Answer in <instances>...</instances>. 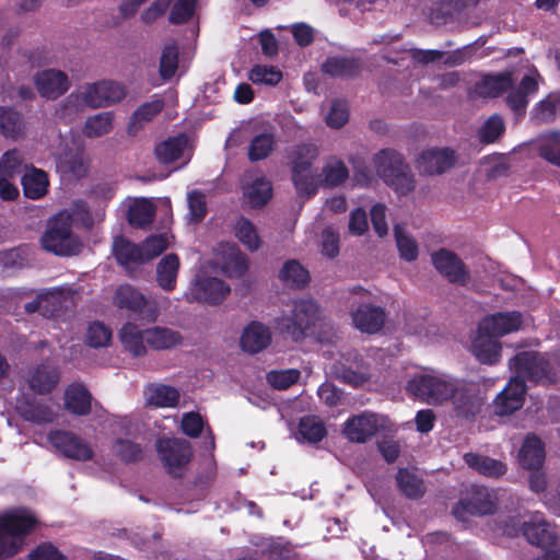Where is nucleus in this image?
I'll use <instances>...</instances> for the list:
<instances>
[{"instance_id":"1","label":"nucleus","mask_w":560,"mask_h":560,"mask_svg":"<svg viewBox=\"0 0 560 560\" xmlns=\"http://www.w3.org/2000/svg\"><path fill=\"white\" fill-rule=\"evenodd\" d=\"M407 390L428 404L451 402L454 410L464 417L476 413L481 406V399L475 395L471 385L439 371H422L413 375Z\"/></svg>"},{"instance_id":"2","label":"nucleus","mask_w":560,"mask_h":560,"mask_svg":"<svg viewBox=\"0 0 560 560\" xmlns=\"http://www.w3.org/2000/svg\"><path fill=\"white\" fill-rule=\"evenodd\" d=\"M515 373L506 386L493 400V410L498 416H509L521 409L525 401V378L534 382H551L550 365L546 358L534 351L517 353L510 363Z\"/></svg>"},{"instance_id":"3","label":"nucleus","mask_w":560,"mask_h":560,"mask_svg":"<svg viewBox=\"0 0 560 560\" xmlns=\"http://www.w3.org/2000/svg\"><path fill=\"white\" fill-rule=\"evenodd\" d=\"M125 96L126 88L121 83L110 80L88 83L67 96L60 108V117L71 120L85 107H108Z\"/></svg>"},{"instance_id":"4","label":"nucleus","mask_w":560,"mask_h":560,"mask_svg":"<svg viewBox=\"0 0 560 560\" xmlns=\"http://www.w3.org/2000/svg\"><path fill=\"white\" fill-rule=\"evenodd\" d=\"M38 517L30 509L16 506L0 514V559L10 558L20 552L25 538L37 526Z\"/></svg>"},{"instance_id":"5","label":"nucleus","mask_w":560,"mask_h":560,"mask_svg":"<svg viewBox=\"0 0 560 560\" xmlns=\"http://www.w3.org/2000/svg\"><path fill=\"white\" fill-rule=\"evenodd\" d=\"M172 243V236L168 233H161L148 237L141 245H137L129 240L118 236L113 243V253L117 261L128 271H136L141 265L158 257Z\"/></svg>"},{"instance_id":"6","label":"nucleus","mask_w":560,"mask_h":560,"mask_svg":"<svg viewBox=\"0 0 560 560\" xmlns=\"http://www.w3.org/2000/svg\"><path fill=\"white\" fill-rule=\"evenodd\" d=\"M373 161L377 174L398 196H406L415 189V176L399 153L382 150Z\"/></svg>"},{"instance_id":"7","label":"nucleus","mask_w":560,"mask_h":560,"mask_svg":"<svg viewBox=\"0 0 560 560\" xmlns=\"http://www.w3.org/2000/svg\"><path fill=\"white\" fill-rule=\"evenodd\" d=\"M71 226V215L67 211L55 215L40 238L43 248L58 256L79 254L82 242L72 232Z\"/></svg>"},{"instance_id":"8","label":"nucleus","mask_w":560,"mask_h":560,"mask_svg":"<svg viewBox=\"0 0 560 560\" xmlns=\"http://www.w3.org/2000/svg\"><path fill=\"white\" fill-rule=\"evenodd\" d=\"M393 422L385 415L362 412L349 418L343 424V434L354 443H364L378 432H392Z\"/></svg>"},{"instance_id":"9","label":"nucleus","mask_w":560,"mask_h":560,"mask_svg":"<svg viewBox=\"0 0 560 560\" xmlns=\"http://www.w3.org/2000/svg\"><path fill=\"white\" fill-rule=\"evenodd\" d=\"M318 315L317 304L313 300H300L288 305L282 315L276 318V327L298 338L315 324Z\"/></svg>"},{"instance_id":"10","label":"nucleus","mask_w":560,"mask_h":560,"mask_svg":"<svg viewBox=\"0 0 560 560\" xmlns=\"http://www.w3.org/2000/svg\"><path fill=\"white\" fill-rule=\"evenodd\" d=\"M520 532L524 534L532 545H537L541 548L551 547L557 539L555 528L539 513L532 515L527 522L523 523L522 527H520L518 521L515 518H512L503 527V533L508 536H516Z\"/></svg>"},{"instance_id":"11","label":"nucleus","mask_w":560,"mask_h":560,"mask_svg":"<svg viewBox=\"0 0 560 560\" xmlns=\"http://www.w3.org/2000/svg\"><path fill=\"white\" fill-rule=\"evenodd\" d=\"M114 303L119 308L140 315L143 319L155 322L161 314L160 304L154 300H148L145 295L130 284L117 288L114 294Z\"/></svg>"},{"instance_id":"12","label":"nucleus","mask_w":560,"mask_h":560,"mask_svg":"<svg viewBox=\"0 0 560 560\" xmlns=\"http://www.w3.org/2000/svg\"><path fill=\"white\" fill-rule=\"evenodd\" d=\"M229 293L230 287L221 279L212 276L207 268H203L185 293V299L190 302L198 301L208 304H218L221 303Z\"/></svg>"},{"instance_id":"13","label":"nucleus","mask_w":560,"mask_h":560,"mask_svg":"<svg viewBox=\"0 0 560 560\" xmlns=\"http://www.w3.org/2000/svg\"><path fill=\"white\" fill-rule=\"evenodd\" d=\"M156 450L164 467L174 476L182 475L192 456L189 442L178 438L158 440Z\"/></svg>"},{"instance_id":"14","label":"nucleus","mask_w":560,"mask_h":560,"mask_svg":"<svg viewBox=\"0 0 560 560\" xmlns=\"http://www.w3.org/2000/svg\"><path fill=\"white\" fill-rule=\"evenodd\" d=\"M51 446L67 458L86 462L94 456L92 445L80 435L63 430L51 431L48 435Z\"/></svg>"},{"instance_id":"15","label":"nucleus","mask_w":560,"mask_h":560,"mask_svg":"<svg viewBox=\"0 0 560 560\" xmlns=\"http://www.w3.org/2000/svg\"><path fill=\"white\" fill-rule=\"evenodd\" d=\"M480 329L502 338L523 330L528 324L527 317L520 311H501L483 316L479 323Z\"/></svg>"},{"instance_id":"16","label":"nucleus","mask_w":560,"mask_h":560,"mask_svg":"<svg viewBox=\"0 0 560 560\" xmlns=\"http://www.w3.org/2000/svg\"><path fill=\"white\" fill-rule=\"evenodd\" d=\"M155 155L163 164L186 165L192 155V143L186 135L168 138L155 147Z\"/></svg>"},{"instance_id":"17","label":"nucleus","mask_w":560,"mask_h":560,"mask_svg":"<svg viewBox=\"0 0 560 560\" xmlns=\"http://www.w3.org/2000/svg\"><path fill=\"white\" fill-rule=\"evenodd\" d=\"M34 83L40 96L56 100L70 88V79L67 73L58 69H45L34 77Z\"/></svg>"},{"instance_id":"18","label":"nucleus","mask_w":560,"mask_h":560,"mask_svg":"<svg viewBox=\"0 0 560 560\" xmlns=\"http://www.w3.org/2000/svg\"><path fill=\"white\" fill-rule=\"evenodd\" d=\"M431 260L435 269L451 282L465 284L469 280L464 264L455 253L441 248L431 255Z\"/></svg>"},{"instance_id":"19","label":"nucleus","mask_w":560,"mask_h":560,"mask_svg":"<svg viewBox=\"0 0 560 560\" xmlns=\"http://www.w3.org/2000/svg\"><path fill=\"white\" fill-rule=\"evenodd\" d=\"M472 354L482 364H495L499 362L502 352V343L499 338L490 332H485L478 324L477 330L471 339Z\"/></svg>"},{"instance_id":"20","label":"nucleus","mask_w":560,"mask_h":560,"mask_svg":"<svg viewBox=\"0 0 560 560\" xmlns=\"http://www.w3.org/2000/svg\"><path fill=\"white\" fill-rule=\"evenodd\" d=\"M242 189L243 199L250 208H261L272 197L271 183L259 174H246L243 179Z\"/></svg>"},{"instance_id":"21","label":"nucleus","mask_w":560,"mask_h":560,"mask_svg":"<svg viewBox=\"0 0 560 560\" xmlns=\"http://www.w3.org/2000/svg\"><path fill=\"white\" fill-rule=\"evenodd\" d=\"M455 161L454 152L446 148H430L420 153L416 161L419 172L433 175L448 170Z\"/></svg>"},{"instance_id":"22","label":"nucleus","mask_w":560,"mask_h":560,"mask_svg":"<svg viewBox=\"0 0 560 560\" xmlns=\"http://www.w3.org/2000/svg\"><path fill=\"white\" fill-rule=\"evenodd\" d=\"M352 323L362 332H378L386 320V314L380 306L371 304L359 305L351 314Z\"/></svg>"},{"instance_id":"23","label":"nucleus","mask_w":560,"mask_h":560,"mask_svg":"<svg viewBox=\"0 0 560 560\" xmlns=\"http://www.w3.org/2000/svg\"><path fill=\"white\" fill-rule=\"evenodd\" d=\"M271 342L270 328L260 322H250L242 331L240 347L247 353H258Z\"/></svg>"},{"instance_id":"24","label":"nucleus","mask_w":560,"mask_h":560,"mask_svg":"<svg viewBox=\"0 0 560 560\" xmlns=\"http://www.w3.org/2000/svg\"><path fill=\"white\" fill-rule=\"evenodd\" d=\"M57 171L68 180L80 179L89 172V159L83 151H67L56 162Z\"/></svg>"},{"instance_id":"25","label":"nucleus","mask_w":560,"mask_h":560,"mask_svg":"<svg viewBox=\"0 0 560 560\" xmlns=\"http://www.w3.org/2000/svg\"><path fill=\"white\" fill-rule=\"evenodd\" d=\"M545 458V443L537 435L527 434L518 451L520 465L527 470L540 469Z\"/></svg>"},{"instance_id":"26","label":"nucleus","mask_w":560,"mask_h":560,"mask_svg":"<svg viewBox=\"0 0 560 560\" xmlns=\"http://www.w3.org/2000/svg\"><path fill=\"white\" fill-rule=\"evenodd\" d=\"M59 382V372L48 363H43L32 369L27 375L30 388L36 394H47Z\"/></svg>"},{"instance_id":"27","label":"nucleus","mask_w":560,"mask_h":560,"mask_svg":"<svg viewBox=\"0 0 560 560\" xmlns=\"http://www.w3.org/2000/svg\"><path fill=\"white\" fill-rule=\"evenodd\" d=\"M92 396L88 388L80 384L69 385L63 394V406L69 412L85 416L91 411Z\"/></svg>"},{"instance_id":"28","label":"nucleus","mask_w":560,"mask_h":560,"mask_svg":"<svg viewBox=\"0 0 560 560\" xmlns=\"http://www.w3.org/2000/svg\"><path fill=\"white\" fill-rule=\"evenodd\" d=\"M292 180L301 196L314 195L323 185L320 174L313 166H306L304 162L292 166Z\"/></svg>"},{"instance_id":"29","label":"nucleus","mask_w":560,"mask_h":560,"mask_svg":"<svg viewBox=\"0 0 560 560\" xmlns=\"http://www.w3.org/2000/svg\"><path fill=\"white\" fill-rule=\"evenodd\" d=\"M183 336L168 327L152 326L145 328V342L153 350H170L183 343Z\"/></svg>"},{"instance_id":"30","label":"nucleus","mask_w":560,"mask_h":560,"mask_svg":"<svg viewBox=\"0 0 560 560\" xmlns=\"http://www.w3.org/2000/svg\"><path fill=\"white\" fill-rule=\"evenodd\" d=\"M144 398L148 405L155 408H175L180 394L177 388L170 385L150 384L144 389Z\"/></svg>"},{"instance_id":"31","label":"nucleus","mask_w":560,"mask_h":560,"mask_svg":"<svg viewBox=\"0 0 560 560\" xmlns=\"http://www.w3.org/2000/svg\"><path fill=\"white\" fill-rule=\"evenodd\" d=\"M119 339L124 349L135 357L147 353L145 329H140L133 323L125 324L119 331Z\"/></svg>"},{"instance_id":"32","label":"nucleus","mask_w":560,"mask_h":560,"mask_svg":"<svg viewBox=\"0 0 560 560\" xmlns=\"http://www.w3.org/2000/svg\"><path fill=\"white\" fill-rule=\"evenodd\" d=\"M74 303V293L70 288H54L39 293V306L46 314L52 315L60 308H68Z\"/></svg>"},{"instance_id":"33","label":"nucleus","mask_w":560,"mask_h":560,"mask_svg":"<svg viewBox=\"0 0 560 560\" xmlns=\"http://www.w3.org/2000/svg\"><path fill=\"white\" fill-rule=\"evenodd\" d=\"M460 504L471 514H490L495 508V495L486 488L476 487L470 495L464 499Z\"/></svg>"},{"instance_id":"34","label":"nucleus","mask_w":560,"mask_h":560,"mask_svg":"<svg viewBox=\"0 0 560 560\" xmlns=\"http://www.w3.org/2000/svg\"><path fill=\"white\" fill-rule=\"evenodd\" d=\"M217 261L231 278L242 277L248 269L247 257L234 245L228 246Z\"/></svg>"},{"instance_id":"35","label":"nucleus","mask_w":560,"mask_h":560,"mask_svg":"<svg viewBox=\"0 0 560 560\" xmlns=\"http://www.w3.org/2000/svg\"><path fill=\"white\" fill-rule=\"evenodd\" d=\"M26 125L22 115L5 106H0V133L11 140H19L25 136Z\"/></svg>"},{"instance_id":"36","label":"nucleus","mask_w":560,"mask_h":560,"mask_svg":"<svg viewBox=\"0 0 560 560\" xmlns=\"http://www.w3.org/2000/svg\"><path fill=\"white\" fill-rule=\"evenodd\" d=\"M24 195L31 199H39L48 191L49 180L46 172L30 167L22 176Z\"/></svg>"},{"instance_id":"37","label":"nucleus","mask_w":560,"mask_h":560,"mask_svg":"<svg viewBox=\"0 0 560 560\" xmlns=\"http://www.w3.org/2000/svg\"><path fill=\"white\" fill-rule=\"evenodd\" d=\"M179 266L175 254H168L160 260L156 266V282L162 290L171 292L176 288Z\"/></svg>"},{"instance_id":"38","label":"nucleus","mask_w":560,"mask_h":560,"mask_svg":"<svg viewBox=\"0 0 560 560\" xmlns=\"http://www.w3.org/2000/svg\"><path fill=\"white\" fill-rule=\"evenodd\" d=\"M464 460L469 468L486 477L499 478L506 471L502 462L479 454L467 453Z\"/></svg>"},{"instance_id":"39","label":"nucleus","mask_w":560,"mask_h":560,"mask_svg":"<svg viewBox=\"0 0 560 560\" xmlns=\"http://www.w3.org/2000/svg\"><path fill=\"white\" fill-rule=\"evenodd\" d=\"M538 155L548 163L560 167V133L548 132L540 135L534 141Z\"/></svg>"},{"instance_id":"40","label":"nucleus","mask_w":560,"mask_h":560,"mask_svg":"<svg viewBox=\"0 0 560 560\" xmlns=\"http://www.w3.org/2000/svg\"><path fill=\"white\" fill-rule=\"evenodd\" d=\"M560 116V93H550L542 98L530 113L536 122H549Z\"/></svg>"},{"instance_id":"41","label":"nucleus","mask_w":560,"mask_h":560,"mask_svg":"<svg viewBox=\"0 0 560 560\" xmlns=\"http://www.w3.org/2000/svg\"><path fill=\"white\" fill-rule=\"evenodd\" d=\"M113 114L103 112L90 116L82 128V132L88 138H100L107 135L113 128Z\"/></svg>"},{"instance_id":"42","label":"nucleus","mask_w":560,"mask_h":560,"mask_svg":"<svg viewBox=\"0 0 560 560\" xmlns=\"http://www.w3.org/2000/svg\"><path fill=\"white\" fill-rule=\"evenodd\" d=\"M322 183L328 187H336L342 184L349 176L345 163L337 158H329L320 173Z\"/></svg>"},{"instance_id":"43","label":"nucleus","mask_w":560,"mask_h":560,"mask_svg":"<svg viewBox=\"0 0 560 560\" xmlns=\"http://www.w3.org/2000/svg\"><path fill=\"white\" fill-rule=\"evenodd\" d=\"M236 238L249 250L255 252L261 245L260 236L255 225L246 218H240L234 225Z\"/></svg>"},{"instance_id":"44","label":"nucleus","mask_w":560,"mask_h":560,"mask_svg":"<svg viewBox=\"0 0 560 560\" xmlns=\"http://www.w3.org/2000/svg\"><path fill=\"white\" fill-rule=\"evenodd\" d=\"M280 280L290 287H302L307 283L308 271L296 260H288L279 271Z\"/></svg>"},{"instance_id":"45","label":"nucleus","mask_w":560,"mask_h":560,"mask_svg":"<svg viewBox=\"0 0 560 560\" xmlns=\"http://www.w3.org/2000/svg\"><path fill=\"white\" fill-rule=\"evenodd\" d=\"M512 84L511 73H500L485 77L478 84V92L483 96L494 97Z\"/></svg>"},{"instance_id":"46","label":"nucleus","mask_w":560,"mask_h":560,"mask_svg":"<svg viewBox=\"0 0 560 560\" xmlns=\"http://www.w3.org/2000/svg\"><path fill=\"white\" fill-rule=\"evenodd\" d=\"M326 435L324 424L315 417L302 418L296 433V440L300 442L316 443Z\"/></svg>"},{"instance_id":"47","label":"nucleus","mask_w":560,"mask_h":560,"mask_svg":"<svg viewBox=\"0 0 560 560\" xmlns=\"http://www.w3.org/2000/svg\"><path fill=\"white\" fill-rule=\"evenodd\" d=\"M163 108V101L155 98L151 102L142 104L131 116L129 131L136 133L143 124L150 121Z\"/></svg>"},{"instance_id":"48","label":"nucleus","mask_w":560,"mask_h":560,"mask_svg":"<svg viewBox=\"0 0 560 560\" xmlns=\"http://www.w3.org/2000/svg\"><path fill=\"white\" fill-rule=\"evenodd\" d=\"M154 217V207L147 199L135 200L128 211V221L131 225L142 228L150 224Z\"/></svg>"},{"instance_id":"49","label":"nucleus","mask_w":560,"mask_h":560,"mask_svg":"<svg viewBox=\"0 0 560 560\" xmlns=\"http://www.w3.org/2000/svg\"><path fill=\"white\" fill-rule=\"evenodd\" d=\"M397 485L409 498H418L424 491L423 482L413 469H400L397 474Z\"/></svg>"},{"instance_id":"50","label":"nucleus","mask_w":560,"mask_h":560,"mask_svg":"<svg viewBox=\"0 0 560 560\" xmlns=\"http://www.w3.org/2000/svg\"><path fill=\"white\" fill-rule=\"evenodd\" d=\"M323 71L334 77H351L359 71V65L351 58L331 57L323 65Z\"/></svg>"},{"instance_id":"51","label":"nucleus","mask_w":560,"mask_h":560,"mask_svg":"<svg viewBox=\"0 0 560 560\" xmlns=\"http://www.w3.org/2000/svg\"><path fill=\"white\" fill-rule=\"evenodd\" d=\"M26 168L23 155L16 149L4 152L0 158V176L15 178Z\"/></svg>"},{"instance_id":"52","label":"nucleus","mask_w":560,"mask_h":560,"mask_svg":"<svg viewBox=\"0 0 560 560\" xmlns=\"http://www.w3.org/2000/svg\"><path fill=\"white\" fill-rule=\"evenodd\" d=\"M248 79L254 84L277 85L282 80V72L279 68L269 65H256L249 73Z\"/></svg>"},{"instance_id":"53","label":"nucleus","mask_w":560,"mask_h":560,"mask_svg":"<svg viewBox=\"0 0 560 560\" xmlns=\"http://www.w3.org/2000/svg\"><path fill=\"white\" fill-rule=\"evenodd\" d=\"M112 338V329L101 322L90 324L85 334V342L93 348L108 347Z\"/></svg>"},{"instance_id":"54","label":"nucleus","mask_w":560,"mask_h":560,"mask_svg":"<svg viewBox=\"0 0 560 560\" xmlns=\"http://www.w3.org/2000/svg\"><path fill=\"white\" fill-rule=\"evenodd\" d=\"M394 233L400 257L407 261L416 260L419 254L416 240L408 235L400 225L394 228Z\"/></svg>"},{"instance_id":"55","label":"nucleus","mask_w":560,"mask_h":560,"mask_svg":"<svg viewBox=\"0 0 560 560\" xmlns=\"http://www.w3.org/2000/svg\"><path fill=\"white\" fill-rule=\"evenodd\" d=\"M275 140L271 133L256 136L249 144L248 156L250 161L266 159L273 150Z\"/></svg>"},{"instance_id":"56","label":"nucleus","mask_w":560,"mask_h":560,"mask_svg":"<svg viewBox=\"0 0 560 560\" xmlns=\"http://www.w3.org/2000/svg\"><path fill=\"white\" fill-rule=\"evenodd\" d=\"M504 131V122L500 116L489 117L478 131L479 140L483 143H492L499 139Z\"/></svg>"},{"instance_id":"57","label":"nucleus","mask_w":560,"mask_h":560,"mask_svg":"<svg viewBox=\"0 0 560 560\" xmlns=\"http://www.w3.org/2000/svg\"><path fill=\"white\" fill-rule=\"evenodd\" d=\"M508 163L505 156L501 154H492L485 156L480 162V172L487 177H498L505 174Z\"/></svg>"},{"instance_id":"58","label":"nucleus","mask_w":560,"mask_h":560,"mask_svg":"<svg viewBox=\"0 0 560 560\" xmlns=\"http://www.w3.org/2000/svg\"><path fill=\"white\" fill-rule=\"evenodd\" d=\"M300 372L295 369L270 371L267 374L268 383L277 389H285L296 383Z\"/></svg>"},{"instance_id":"59","label":"nucleus","mask_w":560,"mask_h":560,"mask_svg":"<svg viewBox=\"0 0 560 560\" xmlns=\"http://www.w3.org/2000/svg\"><path fill=\"white\" fill-rule=\"evenodd\" d=\"M113 453L124 462H133L141 457V447L130 440L118 439L113 444Z\"/></svg>"},{"instance_id":"60","label":"nucleus","mask_w":560,"mask_h":560,"mask_svg":"<svg viewBox=\"0 0 560 560\" xmlns=\"http://www.w3.org/2000/svg\"><path fill=\"white\" fill-rule=\"evenodd\" d=\"M178 63V49L174 45L166 46L162 52L160 73L164 80L171 79L176 70Z\"/></svg>"},{"instance_id":"61","label":"nucleus","mask_w":560,"mask_h":560,"mask_svg":"<svg viewBox=\"0 0 560 560\" xmlns=\"http://www.w3.org/2000/svg\"><path fill=\"white\" fill-rule=\"evenodd\" d=\"M349 119L348 105L341 101H334L325 116L326 124L331 128L342 127Z\"/></svg>"},{"instance_id":"62","label":"nucleus","mask_w":560,"mask_h":560,"mask_svg":"<svg viewBox=\"0 0 560 560\" xmlns=\"http://www.w3.org/2000/svg\"><path fill=\"white\" fill-rule=\"evenodd\" d=\"M22 413L25 419L35 422H51L57 416L56 410L52 407L43 404L30 406L22 410Z\"/></svg>"},{"instance_id":"63","label":"nucleus","mask_w":560,"mask_h":560,"mask_svg":"<svg viewBox=\"0 0 560 560\" xmlns=\"http://www.w3.org/2000/svg\"><path fill=\"white\" fill-rule=\"evenodd\" d=\"M331 373L336 377L343 381L345 383H348L354 387L363 385L369 378V375L366 372L354 371L350 368H345V366H339V365L334 366Z\"/></svg>"},{"instance_id":"64","label":"nucleus","mask_w":560,"mask_h":560,"mask_svg":"<svg viewBox=\"0 0 560 560\" xmlns=\"http://www.w3.org/2000/svg\"><path fill=\"white\" fill-rule=\"evenodd\" d=\"M28 560H67L52 545L43 544L28 553Z\"/></svg>"}]
</instances>
